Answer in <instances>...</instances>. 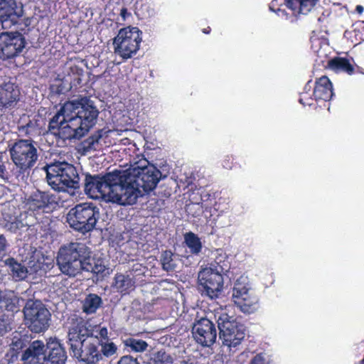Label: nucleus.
<instances>
[{"instance_id": "f03ea898", "label": "nucleus", "mask_w": 364, "mask_h": 364, "mask_svg": "<svg viewBox=\"0 0 364 364\" xmlns=\"http://www.w3.org/2000/svg\"><path fill=\"white\" fill-rule=\"evenodd\" d=\"M92 252L83 242H72L61 246L56 257L60 271L68 277H75L82 272H90L104 276L107 270L103 261L97 259L92 263Z\"/></svg>"}, {"instance_id": "412c9836", "label": "nucleus", "mask_w": 364, "mask_h": 364, "mask_svg": "<svg viewBox=\"0 0 364 364\" xmlns=\"http://www.w3.org/2000/svg\"><path fill=\"white\" fill-rule=\"evenodd\" d=\"M48 350V355H46V361L47 364H65L67 360V353L56 338H50L46 344Z\"/></svg>"}, {"instance_id": "423d86ee", "label": "nucleus", "mask_w": 364, "mask_h": 364, "mask_svg": "<svg viewBox=\"0 0 364 364\" xmlns=\"http://www.w3.org/2000/svg\"><path fill=\"white\" fill-rule=\"evenodd\" d=\"M100 215L99 208L92 203H82L72 208L67 214V222L73 230L81 233L92 231Z\"/></svg>"}, {"instance_id": "dca6fc26", "label": "nucleus", "mask_w": 364, "mask_h": 364, "mask_svg": "<svg viewBox=\"0 0 364 364\" xmlns=\"http://www.w3.org/2000/svg\"><path fill=\"white\" fill-rule=\"evenodd\" d=\"M232 299L235 305L245 314L254 313L258 308V298L255 292L241 284L234 287Z\"/></svg>"}, {"instance_id": "4c0bfd02", "label": "nucleus", "mask_w": 364, "mask_h": 364, "mask_svg": "<svg viewBox=\"0 0 364 364\" xmlns=\"http://www.w3.org/2000/svg\"><path fill=\"white\" fill-rule=\"evenodd\" d=\"M173 360L171 355L164 350H159L154 355L149 364H173Z\"/></svg>"}, {"instance_id": "4be33fe9", "label": "nucleus", "mask_w": 364, "mask_h": 364, "mask_svg": "<svg viewBox=\"0 0 364 364\" xmlns=\"http://www.w3.org/2000/svg\"><path fill=\"white\" fill-rule=\"evenodd\" d=\"M43 169L46 173L48 184L52 189L58 192H63V178L61 173V165L60 161H56L45 166Z\"/></svg>"}, {"instance_id": "2eb2a0df", "label": "nucleus", "mask_w": 364, "mask_h": 364, "mask_svg": "<svg viewBox=\"0 0 364 364\" xmlns=\"http://www.w3.org/2000/svg\"><path fill=\"white\" fill-rule=\"evenodd\" d=\"M192 333L196 341L203 347H210L217 338L215 324L206 318H201L194 322Z\"/></svg>"}, {"instance_id": "de8ad7c7", "label": "nucleus", "mask_w": 364, "mask_h": 364, "mask_svg": "<svg viewBox=\"0 0 364 364\" xmlns=\"http://www.w3.org/2000/svg\"><path fill=\"white\" fill-rule=\"evenodd\" d=\"M6 245L5 237L3 235H0V255L6 250Z\"/></svg>"}, {"instance_id": "6e6552de", "label": "nucleus", "mask_w": 364, "mask_h": 364, "mask_svg": "<svg viewBox=\"0 0 364 364\" xmlns=\"http://www.w3.org/2000/svg\"><path fill=\"white\" fill-rule=\"evenodd\" d=\"M219 338L222 343L229 348H235L244 340L245 328L233 316L221 314L217 319Z\"/></svg>"}, {"instance_id": "c03bdc74", "label": "nucleus", "mask_w": 364, "mask_h": 364, "mask_svg": "<svg viewBox=\"0 0 364 364\" xmlns=\"http://www.w3.org/2000/svg\"><path fill=\"white\" fill-rule=\"evenodd\" d=\"M117 364H139L136 358L130 355L122 356Z\"/></svg>"}, {"instance_id": "e433bc0d", "label": "nucleus", "mask_w": 364, "mask_h": 364, "mask_svg": "<svg viewBox=\"0 0 364 364\" xmlns=\"http://www.w3.org/2000/svg\"><path fill=\"white\" fill-rule=\"evenodd\" d=\"M311 80H309L304 86V91L300 93L299 102L304 107L305 106H311L314 105V101H315L314 97H312L311 94L310 93L311 86L310 85Z\"/></svg>"}, {"instance_id": "6ab92c4d", "label": "nucleus", "mask_w": 364, "mask_h": 364, "mask_svg": "<svg viewBox=\"0 0 364 364\" xmlns=\"http://www.w3.org/2000/svg\"><path fill=\"white\" fill-rule=\"evenodd\" d=\"M21 360L23 364H44L46 354L43 342L39 340L33 341L23 352Z\"/></svg>"}, {"instance_id": "39448f33", "label": "nucleus", "mask_w": 364, "mask_h": 364, "mask_svg": "<svg viewBox=\"0 0 364 364\" xmlns=\"http://www.w3.org/2000/svg\"><path fill=\"white\" fill-rule=\"evenodd\" d=\"M11 159L16 166L17 176L28 175L38 159V151L31 139H19L9 149Z\"/></svg>"}, {"instance_id": "a19ab883", "label": "nucleus", "mask_w": 364, "mask_h": 364, "mask_svg": "<svg viewBox=\"0 0 364 364\" xmlns=\"http://www.w3.org/2000/svg\"><path fill=\"white\" fill-rule=\"evenodd\" d=\"M26 346V342L24 339L21 338H16L14 337L13 338L12 343L11 344L10 350L11 352V357L14 358L16 357L17 358L18 353Z\"/></svg>"}, {"instance_id": "b1692460", "label": "nucleus", "mask_w": 364, "mask_h": 364, "mask_svg": "<svg viewBox=\"0 0 364 364\" xmlns=\"http://www.w3.org/2000/svg\"><path fill=\"white\" fill-rule=\"evenodd\" d=\"M198 200V198L189 195L188 203L186 205L185 210L188 216L198 218L199 220L203 217L207 221L210 220L213 213H209L204 205Z\"/></svg>"}, {"instance_id": "864d4df0", "label": "nucleus", "mask_w": 364, "mask_h": 364, "mask_svg": "<svg viewBox=\"0 0 364 364\" xmlns=\"http://www.w3.org/2000/svg\"><path fill=\"white\" fill-rule=\"evenodd\" d=\"M355 73H358L364 75V68H360L358 65L356 67H355Z\"/></svg>"}, {"instance_id": "20e7f679", "label": "nucleus", "mask_w": 364, "mask_h": 364, "mask_svg": "<svg viewBox=\"0 0 364 364\" xmlns=\"http://www.w3.org/2000/svg\"><path fill=\"white\" fill-rule=\"evenodd\" d=\"M120 173V170H114L103 176L87 173L85 193L91 198H102L107 202L124 204Z\"/></svg>"}, {"instance_id": "79ce46f5", "label": "nucleus", "mask_w": 364, "mask_h": 364, "mask_svg": "<svg viewBox=\"0 0 364 364\" xmlns=\"http://www.w3.org/2000/svg\"><path fill=\"white\" fill-rule=\"evenodd\" d=\"M11 329V322L4 314L0 316V335L3 336Z\"/></svg>"}, {"instance_id": "4d7b16f0", "label": "nucleus", "mask_w": 364, "mask_h": 364, "mask_svg": "<svg viewBox=\"0 0 364 364\" xmlns=\"http://www.w3.org/2000/svg\"><path fill=\"white\" fill-rule=\"evenodd\" d=\"M181 364H188V363H187V361H186V360H183V361L181 362Z\"/></svg>"}, {"instance_id": "bb28decb", "label": "nucleus", "mask_w": 364, "mask_h": 364, "mask_svg": "<svg viewBox=\"0 0 364 364\" xmlns=\"http://www.w3.org/2000/svg\"><path fill=\"white\" fill-rule=\"evenodd\" d=\"M19 298L13 291H0V311L11 312L12 315L19 310Z\"/></svg>"}, {"instance_id": "c85d7f7f", "label": "nucleus", "mask_w": 364, "mask_h": 364, "mask_svg": "<svg viewBox=\"0 0 364 364\" xmlns=\"http://www.w3.org/2000/svg\"><path fill=\"white\" fill-rule=\"evenodd\" d=\"M44 122L41 119H33L21 127V131L30 139L43 135L46 132L43 126Z\"/></svg>"}, {"instance_id": "cd10ccee", "label": "nucleus", "mask_w": 364, "mask_h": 364, "mask_svg": "<svg viewBox=\"0 0 364 364\" xmlns=\"http://www.w3.org/2000/svg\"><path fill=\"white\" fill-rule=\"evenodd\" d=\"M113 287L122 294H129L135 287V281L122 273H117L114 278Z\"/></svg>"}, {"instance_id": "37998d69", "label": "nucleus", "mask_w": 364, "mask_h": 364, "mask_svg": "<svg viewBox=\"0 0 364 364\" xmlns=\"http://www.w3.org/2000/svg\"><path fill=\"white\" fill-rule=\"evenodd\" d=\"M250 364H271V361L264 353L256 354L250 361Z\"/></svg>"}, {"instance_id": "7c9ffc66", "label": "nucleus", "mask_w": 364, "mask_h": 364, "mask_svg": "<svg viewBox=\"0 0 364 364\" xmlns=\"http://www.w3.org/2000/svg\"><path fill=\"white\" fill-rule=\"evenodd\" d=\"M184 243L189 249L191 255L198 256L202 251L203 244L200 238L196 233L190 231L183 235Z\"/></svg>"}, {"instance_id": "ea45409f", "label": "nucleus", "mask_w": 364, "mask_h": 364, "mask_svg": "<svg viewBox=\"0 0 364 364\" xmlns=\"http://www.w3.org/2000/svg\"><path fill=\"white\" fill-rule=\"evenodd\" d=\"M125 345L134 352H143L146 350L148 343L143 340L129 338L125 341Z\"/></svg>"}, {"instance_id": "09e8293b", "label": "nucleus", "mask_w": 364, "mask_h": 364, "mask_svg": "<svg viewBox=\"0 0 364 364\" xmlns=\"http://www.w3.org/2000/svg\"><path fill=\"white\" fill-rule=\"evenodd\" d=\"M122 20L125 21L127 17L131 16V14L128 12L127 9L124 6H123L122 9H120V13H119Z\"/></svg>"}, {"instance_id": "72a5a7b5", "label": "nucleus", "mask_w": 364, "mask_h": 364, "mask_svg": "<svg viewBox=\"0 0 364 364\" xmlns=\"http://www.w3.org/2000/svg\"><path fill=\"white\" fill-rule=\"evenodd\" d=\"M8 264L11 268V274L16 280H23L26 278L28 270L25 266L17 262L14 258L9 259Z\"/></svg>"}, {"instance_id": "f8f14e48", "label": "nucleus", "mask_w": 364, "mask_h": 364, "mask_svg": "<svg viewBox=\"0 0 364 364\" xmlns=\"http://www.w3.org/2000/svg\"><path fill=\"white\" fill-rule=\"evenodd\" d=\"M23 204V208L32 213H51L59 207L58 198L55 195L39 190L26 197Z\"/></svg>"}, {"instance_id": "a211bd4d", "label": "nucleus", "mask_w": 364, "mask_h": 364, "mask_svg": "<svg viewBox=\"0 0 364 364\" xmlns=\"http://www.w3.org/2000/svg\"><path fill=\"white\" fill-rule=\"evenodd\" d=\"M61 173L63 178V192L73 191V193L80 188V176L77 168L68 162H60Z\"/></svg>"}, {"instance_id": "6e6d98bb", "label": "nucleus", "mask_w": 364, "mask_h": 364, "mask_svg": "<svg viewBox=\"0 0 364 364\" xmlns=\"http://www.w3.org/2000/svg\"><path fill=\"white\" fill-rule=\"evenodd\" d=\"M359 364H364V356L363 358L359 362Z\"/></svg>"}, {"instance_id": "c9c22d12", "label": "nucleus", "mask_w": 364, "mask_h": 364, "mask_svg": "<svg viewBox=\"0 0 364 364\" xmlns=\"http://www.w3.org/2000/svg\"><path fill=\"white\" fill-rule=\"evenodd\" d=\"M173 257L174 255L171 250H165L161 253V262L164 270L166 272L174 270L176 264Z\"/></svg>"}, {"instance_id": "7ed1b4c3", "label": "nucleus", "mask_w": 364, "mask_h": 364, "mask_svg": "<svg viewBox=\"0 0 364 364\" xmlns=\"http://www.w3.org/2000/svg\"><path fill=\"white\" fill-rule=\"evenodd\" d=\"M123 183L124 203L131 204L137 197L141 189L145 193L153 191L161 178V172L154 165L120 170Z\"/></svg>"}, {"instance_id": "9b49d317", "label": "nucleus", "mask_w": 364, "mask_h": 364, "mask_svg": "<svg viewBox=\"0 0 364 364\" xmlns=\"http://www.w3.org/2000/svg\"><path fill=\"white\" fill-rule=\"evenodd\" d=\"M226 269L220 265L205 268L198 274V289L202 295L210 299H216L223 288V277L222 272Z\"/></svg>"}, {"instance_id": "3c124183", "label": "nucleus", "mask_w": 364, "mask_h": 364, "mask_svg": "<svg viewBox=\"0 0 364 364\" xmlns=\"http://www.w3.org/2000/svg\"><path fill=\"white\" fill-rule=\"evenodd\" d=\"M50 89L52 92H54L58 95H60L62 92L61 85L58 86V85H53L50 86Z\"/></svg>"}, {"instance_id": "a18cd8bd", "label": "nucleus", "mask_w": 364, "mask_h": 364, "mask_svg": "<svg viewBox=\"0 0 364 364\" xmlns=\"http://www.w3.org/2000/svg\"><path fill=\"white\" fill-rule=\"evenodd\" d=\"M82 70H80V73H78L77 75H75L74 77L70 81V85L71 87H77L78 85H80L82 83V79L80 75H82Z\"/></svg>"}, {"instance_id": "f3484780", "label": "nucleus", "mask_w": 364, "mask_h": 364, "mask_svg": "<svg viewBox=\"0 0 364 364\" xmlns=\"http://www.w3.org/2000/svg\"><path fill=\"white\" fill-rule=\"evenodd\" d=\"M318 1V0H272L269 7L271 11L279 14V12H285L281 8L284 4L294 16L306 15L315 7Z\"/></svg>"}, {"instance_id": "5701e85b", "label": "nucleus", "mask_w": 364, "mask_h": 364, "mask_svg": "<svg viewBox=\"0 0 364 364\" xmlns=\"http://www.w3.org/2000/svg\"><path fill=\"white\" fill-rule=\"evenodd\" d=\"M333 95V85L329 78L327 76L318 78L313 92L315 101L323 100L326 102L331 100Z\"/></svg>"}, {"instance_id": "c756f323", "label": "nucleus", "mask_w": 364, "mask_h": 364, "mask_svg": "<svg viewBox=\"0 0 364 364\" xmlns=\"http://www.w3.org/2000/svg\"><path fill=\"white\" fill-rule=\"evenodd\" d=\"M107 132L99 129L82 141V149L84 151H97L101 149L100 141Z\"/></svg>"}, {"instance_id": "2f4dec72", "label": "nucleus", "mask_w": 364, "mask_h": 364, "mask_svg": "<svg viewBox=\"0 0 364 364\" xmlns=\"http://www.w3.org/2000/svg\"><path fill=\"white\" fill-rule=\"evenodd\" d=\"M67 117H69L68 111L64 112L61 107L60 109L50 119L48 124V131L54 135H58L61 127H63L65 124V121Z\"/></svg>"}, {"instance_id": "aec40b11", "label": "nucleus", "mask_w": 364, "mask_h": 364, "mask_svg": "<svg viewBox=\"0 0 364 364\" xmlns=\"http://www.w3.org/2000/svg\"><path fill=\"white\" fill-rule=\"evenodd\" d=\"M77 120L73 118L72 113H69V117H67L65 124L58 134L59 137L63 140H70L73 139H80L87 132L84 130L77 122Z\"/></svg>"}, {"instance_id": "58836bf2", "label": "nucleus", "mask_w": 364, "mask_h": 364, "mask_svg": "<svg viewBox=\"0 0 364 364\" xmlns=\"http://www.w3.org/2000/svg\"><path fill=\"white\" fill-rule=\"evenodd\" d=\"M117 348L113 342H103L101 340V346L99 348V351L101 355V360L103 357H111L116 353Z\"/></svg>"}, {"instance_id": "1a4fd4ad", "label": "nucleus", "mask_w": 364, "mask_h": 364, "mask_svg": "<svg viewBox=\"0 0 364 364\" xmlns=\"http://www.w3.org/2000/svg\"><path fill=\"white\" fill-rule=\"evenodd\" d=\"M23 312L25 324L32 332L41 333L48 328L51 314L41 301L28 299Z\"/></svg>"}, {"instance_id": "ddd939ff", "label": "nucleus", "mask_w": 364, "mask_h": 364, "mask_svg": "<svg viewBox=\"0 0 364 364\" xmlns=\"http://www.w3.org/2000/svg\"><path fill=\"white\" fill-rule=\"evenodd\" d=\"M26 46L23 35L18 32H3L0 34V59H13L19 56Z\"/></svg>"}, {"instance_id": "a878e982", "label": "nucleus", "mask_w": 364, "mask_h": 364, "mask_svg": "<svg viewBox=\"0 0 364 364\" xmlns=\"http://www.w3.org/2000/svg\"><path fill=\"white\" fill-rule=\"evenodd\" d=\"M326 68L334 71L335 73H345L349 75L355 73V66L350 63V60L336 56L328 60Z\"/></svg>"}, {"instance_id": "9d476101", "label": "nucleus", "mask_w": 364, "mask_h": 364, "mask_svg": "<svg viewBox=\"0 0 364 364\" xmlns=\"http://www.w3.org/2000/svg\"><path fill=\"white\" fill-rule=\"evenodd\" d=\"M62 110L72 113L73 118L78 119L77 122L87 132L95 124L99 114L97 108L87 99L68 102L63 105Z\"/></svg>"}, {"instance_id": "f704fd0d", "label": "nucleus", "mask_w": 364, "mask_h": 364, "mask_svg": "<svg viewBox=\"0 0 364 364\" xmlns=\"http://www.w3.org/2000/svg\"><path fill=\"white\" fill-rule=\"evenodd\" d=\"M134 6L135 14L139 18H149L154 14V9L146 0L136 1Z\"/></svg>"}, {"instance_id": "5fc2aeb1", "label": "nucleus", "mask_w": 364, "mask_h": 364, "mask_svg": "<svg viewBox=\"0 0 364 364\" xmlns=\"http://www.w3.org/2000/svg\"><path fill=\"white\" fill-rule=\"evenodd\" d=\"M210 31H211V28H210V27H209V26H208L207 28H203V32L204 33H205V34H208V33H210Z\"/></svg>"}, {"instance_id": "393cba45", "label": "nucleus", "mask_w": 364, "mask_h": 364, "mask_svg": "<svg viewBox=\"0 0 364 364\" xmlns=\"http://www.w3.org/2000/svg\"><path fill=\"white\" fill-rule=\"evenodd\" d=\"M198 198V200L204 207L208 210L209 213H215L218 210L215 193L207 190L204 188H200L192 191L190 193Z\"/></svg>"}, {"instance_id": "4468645a", "label": "nucleus", "mask_w": 364, "mask_h": 364, "mask_svg": "<svg viewBox=\"0 0 364 364\" xmlns=\"http://www.w3.org/2000/svg\"><path fill=\"white\" fill-rule=\"evenodd\" d=\"M21 100L18 86L10 80L0 83V117L15 109Z\"/></svg>"}, {"instance_id": "f257e3e1", "label": "nucleus", "mask_w": 364, "mask_h": 364, "mask_svg": "<svg viewBox=\"0 0 364 364\" xmlns=\"http://www.w3.org/2000/svg\"><path fill=\"white\" fill-rule=\"evenodd\" d=\"M68 329V344L74 358L84 364H97L101 360L99 348L101 340L92 335L87 321L76 314L65 323Z\"/></svg>"}, {"instance_id": "0eeeda50", "label": "nucleus", "mask_w": 364, "mask_h": 364, "mask_svg": "<svg viewBox=\"0 0 364 364\" xmlns=\"http://www.w3.org/2000/svg\"><path fill=\"white\" fill-rule=\"evenodd\" d=\"M141 42V31L136 27H126L119 30L113 39L114 53L123 60L132 58L136 53Z\"/></svg>"}, {"instance_id": "49530a36", "label": "nucleus", "mask_w": 364, "mask_h": 364, "mask_svg": "<svg viewBox=\"0 0 364 364\" xmlns=\"http://www.w3.org/2000/svg\"><path fill=\"white\" fill-rule=\"evenodd\" d=\"M4 156L0 154V177L4 178L6 176L7 171L5 162L3 161Z\"/></svg>"}, {"instance_id": "8fccbe9b", "label": "nucleus", "mask_w": 364, "mask_h": 364, "mask_svg": "<svg viewBox=\"0 0 364 364\" xmlns=\"http://www.w3.org/2000/svg\"><path fill=\"white\" fill-rule=\"evenodd\" d=\"M108 332L107 329L105 327L101 328L99 331V335L100 338H99L100 340H107L108 339Z\"/></svg>"}, {"instance_id": "473e14b6", "label": "nucleus", "mask_w": 364, "mask_h": 364, "mask_svg": "<svg viewBox=\"0 0 364 364\" xmlns=\"http://www.w3.org/2000/svg\"><path fill=\"white\" fill-rule=\"evenodd\" d=\"M102 304V299L95 294H89L82 301V311L87 314L96 312Z\"/></svg>"}, {"instance_id": "603ef678", "label": "nucleus", "mask_w": 364, "mask_h": 364, "mask_svg": "<svg viewBox=\"0 0 364 364\" xmlns=\"http://www.w3.org/2000/svg\"><path fill=\"white\" fill-rule=\"evenodd\" d=\"M363 10H364V8L361 5H357L356 7H355V11L358 14H361L363 12Z\"/></svg>"}]
</instances>
